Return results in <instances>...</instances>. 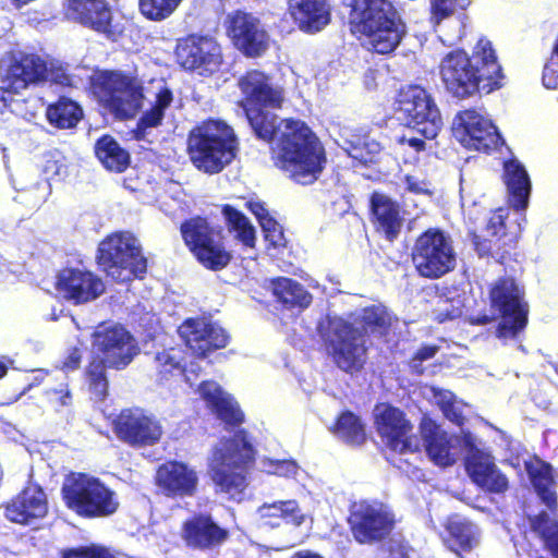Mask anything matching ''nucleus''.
<instances>
[{
    "label": "nucleus",
    "instance_id": "f257e3e1",
    "mask_svg": "<svg viewBox=\"0 0 558 558\" xmlns=\"http://www.w3.org/2000/svg\"><path fill=\"white\" fill-rule=\"evenodd\" d=\"M239 86L245 96L243 108L255 134L272 142L277 166L300 184H311L320 174L326 161L322 144L308 126L293 119L277 121L266 108H279L281 89L274 87L259 71L247 72Z\"/></svg>",
    "mask_w": 558,
    "mask_h": 558
},
{
    "label": "nucleus",
    "instance_id": "f03ea898",
    "mask_svg": "<svg viewBox=\"0 0 558 558\" xmlns=\"http://www.w3.org/2000/svg\"><path fill=\"white\" fill-rule=\"evenodd\" d=\"M439 73L447 92L460 99L477 92L489 94L500 86L502 77L492 44L484 38L477 41L472 57L463 50L447 53Z\"/></svg>",
    "mask_w": 558,
    "mask_h": 558
},
{
    "label": "nucleus",
    "instance_id": "7ed1b4c3",
    "mask_svg": "<svg viewBox=\"0 0 558 558\" xmlns=\"http://www.w3.org/2000/svg\"><path fill=\"white\" fill-rule=\"evenodd\" d=\"M350 28L368 50L381 54L392 52L405 34L391 0H352Z\"/></svg>",
    "mask_w": 558,
    "mask_h": 558
},
{
    "label": "nucleus",
    "instance_id": "20e7f679",
    "mask_svg": "<svg viewBox=\"0 0 558 558\" xmlns=\"http://www.w3.org/2000/svg\"><path fill=\"white\" fill-rule=\"evenodd\" d=\"M254 454V448L243 430L221 439L208 458V473L216 487L230 498H240L247 485V470Z\"/></svg>",
    "mask_w": 558,
    "mask_h": 558
},
{
    "label": "nucleus",
    "instance_id": "39448f33",
    "mask_svg": "<svg viewBox=\"0 0 558 558\" xmlns=\"http://www.w3.org/2000/svg\"><path fill=\"white\" fill-rule=\"evenodd\" d=\"M239 142L233 129L221 120H207L187 137L192 163L205 173H218L236 156Z\"/></svg>",
    "mask_w": 558,
    "mask_h": 558
},
{
    "label": "nucleus",
    "instance_id": "423d86ee",
    "mask_svg": "<svg viewBox=\"0 0 558 558\" xmlns=\"http://www.w3.org/2000/svg\"><path fill=\"white\" fill-rule=\"evenodd\" d=\"M90 89L98 101L119 120L134 118L143 107L142 80L120 71H99L90 77Z\"/></svg>",
    "mask_w": 558,
    "mask_h": 558
},
{
    "label": "nucleus",
    "instance_id": "0eeeda50",
    "mask_svg": "<svg viewBox=\"0 0 558 558\" xmlns=\"http://www.w3.org/2000/svg\"><path fill=\"white\" fill-rule=\"evenodd\" d=\"M317 331L336 365L345 373L361 371L366 361L365 339L359 328L338 316L326 315Z\"/></svg>",
    "mask_w": 558,
    "mask_h": 558
},
{
    "label": "nucleus",
    "instance_id": "6e6552de",
    "mask_svg": "<svg viewBox=\"0 0 558 558\" xmlns=\"http://www.w3.org/2000/svg\"><path fill=\"white\" fill-rule=\"evenodd\" d=\"M99 267L117 282H126L146 272L147 260L135 235L128 231L114 232L98 245Z\"/></svg>",
    "mask_w": 558,
    "mask_h": 558
},
{
    "label": "nucleus",
    "instance_id": "1a4fd4ad",
    "mask_svg": "<svg viewBox=\"0 0 558 558\" xmlns=\"http://www.w3.org/2000/svg\"><path fill=\"white\" fill-rule=\"evenodd\" d=\"M62 495L68 508L84 518L109 517L119 508L116 492L97 477L84 473L68 476Z\"/></svg>",
    "mask_w": 558,
    "mask_h": 558
},
{
    "label": "nucleus",
    "instance_id": "9d476101",
    "mask_svg": "<svg viewBox=\"0 0 558 558\" xmlns=\"http://www.w3.org/2000/svg\"><path fill=\"white\" fill-rule=\"evenodd\" d=\"M412 262L425 278L437 279L450 272L457 264L451 238L438 229L425 231L414 243Z\"/></svg>",
    "mask_w": 558,
    "mask_h": 558
},
{
    "label": "nucleus",
    "instance_id": "9b49d317",
    "mask_svg": "<svg viewBox=\"0 0 558 558\" xmlns=\"http://www.w3.org/2000/svg\"><path fill=\"white\" fill-rule=\"evenodd\" d=\"M397 114L407 126L426 138H435L442 128V118L433 96L418 85L403 88L397 100Z\"/></svg>",
    "mask_w": 558,
    "mask_h": 558
},
{
    "label": "nucleus",
    "instance_id": "f8f14e48",
    "mask_svg": "<svg viewBox=\"0 0 558 558\" xmlns=\"http://www.w3.org/2000/svg\"><path fill=\"white\" fill-rule=\"evenodd\" d=\"M492 305L500 314L497 337L514 338L527 323V304L523 291L511 278L498 280L490 290Z\"/></svg>",
    "mask_w": 558,
    "mask_h": 558
},
{
    "label": "nucleus",
    "instance_id": "ddd939ff",
    "mask_svg": "<svg viewBox=\"0 0 558 558\" xmlns=\"http://www.w3.org/2000/svg\"><path fill=\"white\" fill-rule=\"evenodd\" d=\"M182 236L198 262L208 269L218 270L230 262V254L220 241V233L206 219L197 217L184 222Z\"/></svg>",
    "mask_w": 558,
    "mask_h": 558
},
{
    "label": "nucleus",
    "instance_id": "4468645a",
    "mask_svg": "<svg viewBox=\"0 0 558 558\" xmlns=\"http://www.w3.org/2000/svg\"><path fill=\"white\" fill-rule=\"evenodd\" d=\"M421 434L429 459L439 466L452 465L462 452L468 456L476 446L471 434L449 435L429 418L421 422Z\"/></svg>",
    "mask_w": 558,
    "mask_h": 558
},
{
    "label": "nucleus",
    "instance_id": "2eb2a0df",
    "mask_svg": "<svg viewBox=\"0 0 558 558\" xmlns=\"http://www.w3.org/2000/svg\"><path fill=\"white\" fill-rule=\"evenodd\" d=\"M93 348L99 363L114 368L125 367L138 352L131 333L118 325L99 326L93 333Z\"/></svg>",
    "mask_w": 558,
    "mask_h": 558
},
{
    "label": "nucleus",
    "instance_id": "dca6fc26",
    "mask_svg": "<svg viewBox=\"0 0 558 558\" xmlns=\"http://www.w3.org/2000/svg\"><path fill=\"white\" fill-rule=\"evenodd\" d=\"M452 132L465 148L480 151L496 148L501 141L492 120L475 109L459 112L453 120Z\"/></svg>",
    "mask_w": 558,
    "mask_h": 558
},
{
    "label": "nucleus",
    "instance_id": "f3484780",
    "mask_svg": "<svg viewBox=\"0 0 558 558\" xmlns=\"http://www.w3.org/2000/svg\"><path fill=\"white\" fill-rule=\"evenodd\" d=\"M0 69L1 83L12 94H21L47 80V64L36 54H11L2 59Z\"/></svg>",
    "mask_w": 558,
    "mask_h": 558
},
{
    "label": "nucleus",
    "instance_id": "a211bd4d",
    "mask_svg": "<svg viewBox=\"0 0 558 558\" xmlns=\"http://www.w3.org/2000/svg\"><path fill=\"white\" fill-rule=\"evenodd\" d=\"M377 432L386 446L400 454L418 450V439L411 435L412 426L403 413L390 405L379 404L375 408Z\"/></svg>",
    "mask_w": 558,
    "mask_h": 558
},
{
    "label": "nucleus",
    "instance_id": "6ab92c4d",
    "mask_svg": "<svg viewBox=\"0 0 558 558\" xmlns=\"http://www.w3.org/2000/svg\"><path fill=\"white\" fill-rule=\"evenodd\" d=\"M116 430L121 440L135 447L154 446L163 434L160 421L142 409L122 411L117 420Z\"/></svg>",
    "mask_w": 558,
    "mask_h": 558
},
{
    "label": "nucleus",
    "instance_id": "aec40b11",
    "mask_svg": "<svg viewBox=\"0 0 558 558\" xmlns=\"http://www.w3.org/2000/svg\"><path fill=\"white\" fill-rule=\"evenodd\" d=\"M392 517L379 502L362 501L352 508L350 524L359 543H372L387 535L392 527Z\"/></svg>",
    "mask_w": 558,
    "mask_h": 558
},
{
    "label": "nucleus",
    "instance_id": "412c9836",
    "mask_svg": "<svg viewBox=\"0 0 558 558\" xmlns=\"http://www.w3.org/2000/svg\"><path fill=\"white\" fill-rule=\"evenodd\" d=\"M181 65L201 75L213 74L221 64V49L211 37L191 36L177 49Z\"/></svg>",
    "mask_w": 558,
    "mask_h": 558
},
{
    "label": "nucleus",
    "instance_id": "4be33fe9",
    "mask_svg": "<svg viewBox=\"0 0 558 558\" xmlns=\"http://www.w3.org/2000/svg\"><path fill=\"white\" fill-rule=\"evenodd\" d=\"M48 513V500L38 485H28L5 506V518L21 525L37 527Z\"/></svg>",
    "mask_w": 558,
    "mask_h": 558
},
{
    "label": "nucleus",
    "instance_id": "5701e85b",
    "mask_svg": "<svg viewBox=\"0 0 558 558\" xmlns=\"http://www.w3.org/2000/svg\"><path fill=\"white\" fill-rule=\"evenodd\" d=\"M57 290L74 304H83L99 298L105 291L102 280L92 271L65 268L57 277Z\"/></svg>",
    "mask_w": 558,
    "mask_h": 558
},
{
    "label": "nucleus",
    "instance_id": "b1692460",
    "mask_svg": "<svg viewBox=\"0 0 558 558\" xmlns=\"http://www.w3.org/2000/svg\"><path fill=\"white\" fill-rule=\"evenodd\" d=\"M179 335L196 356H206L216 349L227 345L226 331L205 318H190L179 327Z\"/></svg>",
    "mask_w": 558,
    "mask_h": 558
},
{
    "label": "nucleus",
    "instance_id": "393cba45",
    "mask_svg": "<svg viewBox=\"0 0 558 558\" xmlns=\"http://www.w3.org/2000/svg\"><path fill=\"white\" fill-rule=\"evenodd\" d=\"M229 33L235 46L248 57H258L268 48L269 36L251 13L239 11L230 16Z\"/></svg>",
    "mask_w": 558,
    "mask_h": 558
},
{
    "label": "nucleus",
    "instance_id": "a878e982",
    "mask_svg": "<svg viewBox=\"0 0 558 558\" xmlns=\"http://www.w3.org/2000/svg\"><path fill=\"white\" fill-rule=\"evenodd\" d=\"M465 468L472 481L484 490L499 494L508 488L507 476L486 450L475 446L465 458Z\"/></svg>",
    "mask_w": 558,
    "mask_h": 558
},
{
    "label": "nucleus",
    "instance_id": "bb28decb",
    "mask_svg": "<svg viewBox=\"0 0 558 558\" xmlns=\"http://www.w3.org/2000/svg\"><path fill=\"white\" fill-rule=\"evenodd\" d=\"M156 481L167 496L189 497L197 489L198 475L186 463L169 461L158 468Z\"/></svg>",
    "mask_w": 558,
    "mask_h": 558
},
{
    "label": "nucleus",
    "instance_id": "cd10ccee",
    "mask_svg": "<svg viewBox=\"0 0 558 558\" xmlns=\"http://www.w3.org/2000/svg\"><path fill=\"white\" fill-rule=\"evenodd\" d=\"M228 537V531L220 527L209 515L198 514L185 521L182 538L186 546L197 549H213Z\"/></svg>",
    "mask_w": 558,
    "mask_h": 558
},
{
    "label": "nucleus",
    "instance_id": "c85d7f7f",
    "mask_svg": "<svg viewBox=\"0 0 558 558\" xmlns=\"http://www.w3.org/2000/svg\"><path fill=\"white\" fill-rule=\"evenodd\" d=\"M65 14L108 37L113 34L111 11L102 0H68Z\"/></svg>",
    "mask_w": 558,
    "mask_h": 558
},
{
    "label": "nucleus",
    "instance_id": "c756f323",
    "mask_svg": "<svg viewBox=\"0 0 558 558\" xmlns=\"http://www.w3.org/2000/svg\"><path fill=\"white\" fill-rule=\"evenodd\" d=\"M201 397L219 420L228 425H240L244 414L234 398L215 381H204L198 388Z\"/></svg>",
    "mask_w": 558,
    "mask_h": 558
},
{
    "label": "nucleus",
    "instance_id": "7c9ffc66",
    "mask_svg": "<svg viewBox=\"0 0 558 558\" xmlns=\"http://www.w3.org/2000/svg\"><path fill=\"white\" fill-rule=\"evenodd\" d=\"M289 11L300 29L316 33L330 22V5L327 0H289Z\"/></svg>",
    "mask_w": 558,
    "mask_h": 558
},
{
    "label": "nucleus",
    "instance_id": "2f4dec72",
    "mask_svg": "<svg viewBox=\"0 0 558 558\" xmlns=\"http://www.w3.org/2000/svg\"><path fill=\"white\" fill-rule=\"evenodd\" d=\"M149 84L150 88L147 89V95H150L153 99H149L150 108L143 112L138 121V128L142 130L160 125L166 111L173 101V93L165 81L151 80Z\"/></svg>",
    "mask_w": 558,
    "mask_h": 558
},
{
    "label": "nucleus",
    "instance_id": "473e14b6",
    "mask_svg": "<svg viewBox=\"0 0 558 558\" xmlns=\"http://www.w3.org/2000/svg\"><path fill=\"white\" fill-rule=\"evenodd\" d=\"M371 205L378 230L383 231L388 240L396 239L402 227L398 204L384 194L374 193Z\"/></svg>",
    "mask_w": 558,
    "mask_h": 558
},
{
    "label": "nucleus",
    "instance_id": "72a5a7b5",
    "mask_svg": "<svg viewBox=\"0 0 558 558\" xmlns=\"http://www.w3.org/2000/svg\"><path fill=\"white\" fill-rule=\"evenodd\" d=\"M505 183L509 192V203L515 210H524L529 204L531 182L526 170L517 160L505 162Z\"/></svg>",
    "mask_w": 558,
    "mask_h": 558
},
{
    "label": "nucleus",
    "instance_id": "f704fd0d",
    "mask_svg": "<svg viewBox=\"0 0 558 558\" xmlns=\"http://www.w3.org/2000/svg\"><path fill=\"white\" fill-rule=\"evenodd\" d=\"M446 529L449 537L446 541L448 547L459 554L462 551H471L480 545L481 531L471 521L460 515H452L448 519Z\"/></svg>",
    "mask_w": 558,
    "mask_h": 558
},
{
    "label": "nucleus",
    "instance_id": "c9c22d12",
    "mask_svg": "<svg viewBox=\"0 0 558 558\" xmlns=\"http://www.w3.org/2000/svg\"><path fill=\"white\" fill-rule=\"evenodd\" d=\"M259 520L267 525L278 526L281 520L295 526L302 525L307 519L295 500H281L272 504H264L257 509Z\"/></svg>",
    "mask_w": 558,
    "mask_h": 558
},
{
    "label": "nucleus",
    "instance_id": "e433bc0d",
    "mask_svg": "<svg viewBox=\"0 0 558 558\" xmlns=\"http://www.w3.org/2000/svg\"><path fill=\"white\" fill-rule=\"evenodd\" d=\"M271 290L277 301L289 310L304 311L313 302V295L291 278L278 277L271 280Z\"/></svg>",
    "mask_w": 558,
    "mask_h": 558
},
{
    "label": "nucleus",
    "instance_id": "4c0bfd02",
    "mask_svg": "<svg viewBox=\"0 0 558 558\" xmlns=\"http://www.w3.org/2000/svg\"><path fill=\"white\" fill-rule=\"evenodd\" d=\"M95 154L110 171L122 172L130 163V154L110 135H104L96 142Z\"/></svg>",
    "mask_w": 558,
    "mask_h": 558
},
{
    "label": "nucleus",
    "instance_id": "58836bf2",
    "mask_svg": "<svg viewBox=\"0 0 558 558\" xmlns=\"http://www.w3.org/2000/svg\"><path fill=\"white\" fill-rule=\"evenodd\" d=\"M46 117L49 123L58 129H72L83 118V109L69 98H60L47 107Z\"/></svg>",
    "mask_w": 558,
    "mask_h": 558
},
{
    "label": "nucleus",
    "instance_id": "ea45409f",
    "mask_svg": "<svg viewBox=\"0 0 558 558\" xmlns=\"http://www.w3.org/2000/svg\"><path fill=\"white\" fill-rule=\"evenodd\" d=\"M532 484L543 502L548 508H554L557 504L556 495L553 490V469L549 464L536 461L527 466Z\"/></svg>",
    "mask_w": 558,
    "mask_h": 558
},
{
    "label": "nucleus",
    "instance_id": "a19ab883",
    "mask_svg": "<svg viewBox=\"0 0 558 558\" xmlns=\"http://www.w3.org/2000/svg\"><path fill=\"white\" fill-rule=\"evenodd\" d=\"M184 354L180 348H168L158 351L154 357V365L159 381L181 376L184 371Z\"/></svg>",
    "mask_w": 558,
    "mask_h": 558
},
{
    "label": "nucleus",
    "instance_id": "79ce46f5",
    "mask_svg": "<svg viewBox=\"0 0 558 558\" xmlns=\"http://www.w3.org/2000/svg\"><path fill=\"white\" fill-rule=\"evenodd\" d=\"M335 436L347 444L361 445L366 439L365 425L352 412H343L332 429Z\"/></svg>",
    "mask_w": 558,
    "mask_h": 558
},
{
    "label": "nucleus",
    "instance_id": "37998d69",
    "mask_svg": "<svg viewBox=\"0 0 558 558\" xmlns=\"http://www.w3.org/2000/svg\"><path fill=\"white\" fill-rule=\"evenodd\" d=\"M248 209L258 220L265 239L275 247L284 244L282 228L268 213L264 203L258 201H251L247 203Z\"/></svg>",
    "mask_w": 558,
    "mask_h": 558
},
{
    "label": "nucleus",
    "instance_id": "c03bdc74",
    "mask_svg": "<svg viewBox=\"0 0 558 558\" xmlns=\"http://www.w3.org/2000/svg\"><path fill=\"white\" fill-rule=\"evenodd\" d=\"M222 214L230 229L236 232V238L246 246H254L255 229L250 220L230 205L222 208Z\"/></svg>",
    "mask_w": 558,
    "mask_h": 558
},
{
    "label": "nucleus",
    "instance_id": "a18cd8bd",
    "mask_svg": "<svg viewBox=\"0 0 558 558\" xmlns=\"http://www.w3.org/2000/svg\"><path fill=\"white\" fill-rule=\"evenodd\" d=\"M531 526L541 535L546 548L558 558V522L551 520L548 513L543 511L531 519Z\"/></svg>",
    "mask_w": 558,
    "mask_h": 558
},
{
    "label": "nucleus",
    "instance_id": "49530a36",
    "mask_svg": "<svg viewBox=\"0 0 558 558\" xmlns=\"http://www.w3.org/2000/svg\"><path fill=\"white\" fill-rule=\"evenodd\" d=\"M182 0H140V11L148 20L160 22L171 16Z\"/></svg>",
    "mask_w": 558,
    "mask_h": 558
},
{
    "label": "nucleus",
    "instance_id": "de8ad7c7",
    "mask_svg": "<svg viewBox=\"0 0 558 558\" xmlns=\"http://www.w3.org/2000/svg\"><path fill=\"white\" fill-rule=\"evenodd\" d=\"M360 317L365 332H378L380 335L391 319L386 307L381 304L365 307Z\"/></svg>",
    "mask_w": 558,
    "mask_h": 558
},
{
    "label": "nucleus",
    "instance_id": "09e8293b",
    "mask_svg": "<svg viewBox=\"0 0 558 558\" xmlns=\"http://www.w3.org/2000/svg\"><path fill=\"white\" fill-rule=\"evenodd\" d=\"M349 145L345 148L349 156L363 163L372 162L381 149L380 144L368 136L357 137L355 141L349 142Z\"/></svg>",
    "mask_w": 558,
    "mask_h": 558
},
{
    "label": "nucleus",
    "instance_id": "8fccbe9b",
    "mask_svg": "<svg viewBox=\"0 0 558 558\" xmlns=\"http://www.w3.org/2000/svg\"><path fill=\"white\" fill-rule=\"evenodd\" d=\"M435 24L438 37L444 45L452 46L462 38L464 23L460 17L448 19L444 24L442 21Z\"/></svg>",
    "mask_w": 558,
    "mask_h": 558
},
{
    "label": "nucleus",
    "instance_id": "3c124183",
    "mask_svg": "<svg viewBox=\"0 0 558 558\" xmlns=\"http://www.w3.org/2000/svg\"><path fill=\"white\" fill-rule=\"evenodd\" d=\"M403 190L405 203L411 195L420 197L421 201H429L433 195L430 183L415 174L404 177Z\"/></svg>",
    "mask_w": 558,
    "mask_h": 558
},
{
    "label": "nucleus",
    "instance_id": "603ef678",
    "mask_svg": "<svg viewBox=\"0 0 558 558\" xmlns=\"http://www.w3.org/2000/svg\"><path fill=\"white\" fill-rule=\"evenodd\" d=\"M263 469L268 474L293 478H298L302 472L293 460H267L263 462Z\"/></svg>",
    "mask_w": 558,
    "mask_h": 558
},
{
    "label": "nucleus",
    "instance_id": "864d4df0",
    "mask_svg": "<svg viewBox=\"0 0 558 558\" xmlns=\"http://www.w3.org/2000/svg\"><path fill=\"white\" fill-rule=\"evenodd\" d=\"M89 389L98 399H102L107 393L108 383L105 376V364L93 363L87 371Z\"/></svg>",
    "mask_w": 558,
    "mask_h": 558
},
{
    "label": "nucleus",
    "instance_id": "5fc2aeb1",
    "mask_svg": "<svg viewBox=\"0 0 558 558\" xmlns=\"http://www.w3.org/2000/svg\"><path fill=\"white\" fill-rule=\"evenodd\" d=\"M65 558H114L108 549L98 546L90 545L84 546L76 549H71L65 554Z\"/></svg>",
    "mask_w": 558,
    "mask_h": 558
},
{
    "label": "nucleus",
    "instance_id": "6e6d98bb",
    "mask_svg": "<svg viewBox=\"0 0 558 558\" xmlns=\"http://www.w3.org/2000/svg\"><path fill=\"white\" fill-rule=\"evenodd\" d=\"M46 82H50L60 86H71L76 87L77 81L76 78L68 73V71L61 66L59 68H47V80Z\"/></svg>",
    "mask_w": 558,
    "mask_h": 558
},
{
    "label": "nucleus",
    "instance_id": "4d7b16f0",
    "mask_svg": "<svg viewBox=\"0 0 558 558\" xmlns=\"http://www.w3.org/2000/svg\"><path fill=\"white\" fill-rule=\"evenodd\" d=\"M432 19L435 23L449 17L456 9V0H432Z\"/></svg>",
    "mask_w": 558,
    "mask_h": 558
},
{
    "label": "nucleus",
    "instance_id": "13d9d810",
    "mask_svg": "<svg viewBox=\"0 0 558 558\" xmlns=\"http://www.w3.org/2000/svg\"><path fill=\"white\" fill-rule=\"evenodd\" d=\"M543 84L549 89L558 88V56L551 54L550 59L545 64Z\"/></svg>",
    "mask_w": 558,
    "mask_h": 558
},
{
    "label": "nucleus",
    "instance_id": "bf43d9fd",
    "mask_svg": "<svg viewBox=\"0 0 558 558\" xmlns=\"http://www.w3.org/2000/svg\"><path fill=\"white\" fill-rule=\"evenodd\" d=\"M49 398L54 403L57 411L70 409L72 405V396L66 385H61L59 389H53L49 392Z\"/></svg>",
    "mask_w": 558,
    "mask_h": 558
},
{
    "label": "nucleus",
    "instance_id": "052dcab7",
    "mask_svg": "<svg viewBox=\"0 0 558 558\" xmlns=\"http://www.w3.org/2000/svg\"><path fill=\"white\" fill-rule=\"evenodd\" d=\"M438 348L436 345H424L417 350L414 357L411 361V368L417 373L423 374L424 369L422 363L435 356Z\"/></svg>",
    "mask_w": 558,
    "mask_h": 558
},
{
    "label": "nucleus",
    "instance_id": "680f3d73",
    "mask_svg": "<svg viewBox=\"0 0 558 558\" xmlns=\"http://www.w3.org/2000/svg\"><path fill=\"white\" fill-rule=\"evenodd\" d=\"M435 314H436V316H435L436 319L439 323H444L446 320L460 317L462 315V308L460 306H456V305L451 304L447 300H442L439 303V306H438L437 311L435 312Z\"/></svg>",
    "mask_w": 558,
    "mask_h": 558
},
{
    "label": "nucleus",
    "instance_id": "e2e57ef3",
    "mask_svg": "<svg viewBox=\"0 0 558 558\" xmlns=\"http://www.w3.org/2000/svg\"><path fill=\"white\" fill-rule=\"evenodd\" d=\"M381 551V558H408V548L399 539H389Z\"/></svg>",
    "mask_w": 558,
    "mask_h": 558
},
{
    "label": "nucleus",
    "instance_id": "0e129e2a",
    "mask_svg": "<svg viewBox=\"0 0 558 558\" xmlns=\"http://www.w3.org/2000/svg\"><path fill=\"white\" fill-rule=\"evenodd\" d=\"M430 397L433 401L444 411V408L452 405L456 401L453 393L449 390L438 389L435 387L429 388Z\"/></svg>",
    "mask_w": 558,
    "mask_h": 558
},
{
    "label": "nucleus",
    "instance_id": "69168bd1",
    "mask_svg": "<svg viewBox=\"0 0 558 558\" xmlns=\"http://www.w3.org/2000/svg\"><path fill=\"white\" fill-rule=\"evenodd\" d=\"M506 217V211L502 208L494 211L487 222V232L492 235H498L499 232L504 229Z\"/></svg>",
    "mask_w": 558,
    "mask_h": 558
},
{
    "label": "nucleus",
    "instance_id": "338daca9",
    "mask_svg": "<svg viewBox=\"0 0 558 558\" xmlns=\"http://www.w3.org/2000/svg\"><path fill=\"white\" fill-rule=\"evenodd\" d=\"M463 404L460 401H453L452 405H449L448 408H444V415L452 423L457 425L463 424Z\"/></svg>",
    "mask_w": 558,
    "mask_h": 558
},
{
    "label": "nucleus",
    "instance_id": "774afa93",
    "mask_svg": "<svg viewBox=\"0 0 558 558\" xmlns=\"http://www.w3.org/2000/svg\"><path fill=\"white\" fill-rule=\"evenodd\" d=\"M81 357H82V354H81L80 349H77V348L73 349V351L64 360L62 368L64 371L76 369L80 366Z\"/></svg>",
    "mask_w": 558,
    "mask_h": 558
}]
</instances>
